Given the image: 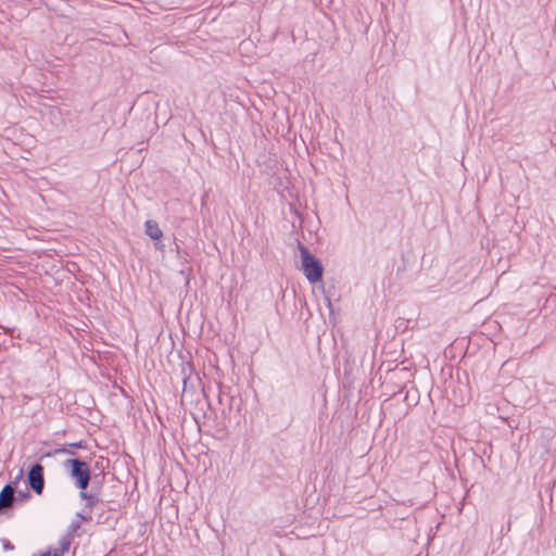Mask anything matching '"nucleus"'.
<instances>
[{"mask_svg":"<svg viewBox=\"0 0 556 556\" xmlns=\"http://www.w3.org/2000/svg\"><path fill=\"white\" fill-rule=\"evenodd\" d=\"M63 467L78 490H87L91 482V469L86 460L72 457L64 460Z\"/></svg>","mask_w":556,"mask_h":556,"instance_id":"obj_1","label":"nucleus"},{"mask_svg":"<svg viewBox=\"0 0 556 556\" xmlns=\"http://www.w3.org/2000/svg\"><path fill=\"white\" fill-rule=\"evenodd\" d=\"M302 270L311 283H317L323 280L324 266L321 262L313 255L304 245H300Z\"/></svg>","mask_w":556,"mask_h":556,"instance_id":"obj_2","label":"nucleus"},{"mask_svg":"<svg viewBox=\"0 0 556 556\" xmlns=\"http://www.w3.org/2000/svg\"><path fill=\"white\" fill-rule=\"evenodd\" d=\"M45 468L40 463L34 464L27 473L28 486L38 495L42 494L45 489Z\"/></svg>","mask_w":556,"mask_h":556,"instance_id":"obj_3","label":"nucleus"},{"mask_svg":"<svg viewBox=\"0 0 556 556\" xmlns=\"http://www.w3.org/2000/svg\"><path fill=\"white\" fill-rule=\"evenodd\" d=\"M23 476V470L20 471L18 476L14 481L4 485L0 492V513H3L4 507H11L15 501V491L18 481Z\"/></svg>","mask_w":556,"mask_h":556,"instance_id":"obj_4","label":"nucleus"},{"mask_svg":"<svg viewBox=\"0 0 556 556\" xmlns=\"http://www.w3.org/2000/svg\"><path fill=\"white\" fill-rule=\"evenodd\" d=\"M87 446H88L87 442L84 440H80L78 442L70 443L68 447L63 446V447L55 448L53 452H48V453L43 454L41 458L50 457L55 454H65V455L75 456V452L73 451V448H87Z\"/></svg>","mask_w":556,"mask_h":556,"instance_id":"obj_5","label":"nucleus"},{"mask_svg":"<svg viewBox=\"0 0 556 556\" xmlns=\"http://www.w3.org/2000/svg\"><path fill=\"white\" fill-rule=\"evenodd\" d=\"M92 490H94L93 486H92ZM79 496H80V498L86 501L85 507L88 508L89 510H91L93 507H96V505L99 502H101L99 494L96 491H91V492H87V490L80 491Z\"/></svg>","mask_w":556,"mask_h":556,"instance_id":"obj_6","label":"nucleus"},{"mask_svg":"<svg viewBox=\"0 0 556 556\" xmlns=\"http://www.w3.org/2000/svg\"><path fill=\"white\" fill-rule=\"evenodd\" d=\"M146 235L150 237L152 240H160L163 236L162 230L159 227V224L155 220H147L146 222Z\"/></svg>","mask_w":556,"mask_h":556,"instance_id":"obj_7","label":"nucleus"},{"mask_svg":"<svg viewBox=\"0 0 556 556\" xmlns=\"http://www.w3.org/2000/svg\"><path fill=\"white\" fill-rule=\"evenodd\" d=\"M228 401V408H223L222 410V414L226 417L230 412H231V408H232V401L235 400L233 396H230L229 394L220 391L219 395H218V402L219 404L224 405V401Z\"/></svg>","mask_w":556,"mask_h":556,"instance_id":"obj_8","label":"nucleus"},{"mask_svg":"<svg viewBox=\"0 0 556 556\" xmlns=\"http://www.w3.org/2000/svg\"><path fill=\"white\" fill-rule=\"evenodd\" d=\"M191 378H185L184 379V389L181 394V404H185V402L189 399H192L193 393L188 389V384L191 383Z\"/></svg>","mask_w":556,"mask_h":556,"instance_id":"obj_9","label":"nucleus"},{"mask_svg":"<svg viewBox=\"0 0 556 556\" xmlns=\"http://www.w3.org/2000/svg\"><path fill=\"white\" fill-rule=\"evenodd\" d=\"M73 536L65 534L60 540V549L58 551L60 554H64L70 549L71 543H72Z\"/></svg>","mask_w":556,"mask_h":556,"instance_id":"obj_10","label":"nucleus"},{"mask_svg":"<svg viewBox=\"0 0 556 556\" xmlns=\"http://www.w3.org/2000/svg\"><path fill=\"white\" fill-rule=\"evenodd\" d=\"M80 528V521L73 520L68 527L67 533L71 536H74V533Z\"/></svg>","mask_w":556,"mask_h":556,"instance_id":"obj_11","label":"nucleus"},{"mask_svg":"<svg viewBox=\"0 0 556 556\" xmlns=\"http://www.w3.org/2000/svg\"><path fill=\"white\" fill-rule=\"evenodd\" d=\"M77 518H79L81 521H90L92 519L90 513L79 511L76 514Z\"/></svg>","mask_w":556,"mask_h":556,"instance_id":"obj_12","label":"nucleus"},{"mask_svg":"<svg viewBox=\"0 0 556 556\" xmlns=\"http://www.w3.org/2000/svg\"><path fill=\"white\" fill-rule=\"evenodd\" d=\"M199 395L203 396V402L201 403V405L205 406L207 409H211V403L207 400V396H206V394H205L203 389L201 390ZM201 409L203 410V407H201Z\"/></svg>","mask_w":556,"mask_h":556,"instance_id":"obj_13","label":"nucleus"},{"mask_svg":"<svg viewBox=\"0 0 556 556\" xmlns=\"http://www.w3.org/2000/svg\"><path fill=\"white\" fill-rule=\"evenodd\" d=\"M29 497H30V494H29V492L27 490L26 491H18L17 497L15 500L23 501V500H26V498H29Z\"/></svg>","mask_w":556,"mask_h":556,"instance_id":"obj_14","label":"nucleus"},{"mask_svg":"<svg viewBox=\"0 0 556 556\" xmlns=\"http://www.w3.org/2000/svg\"><path fill=\"white\" fill-rule=\"evenodd\" d=\"M96 467H97L98 469H101V471H103V470H104V468H105V467H104V459L98 460V462L96 463Z\"/></svg>","mask_w":556,"mask_h":556,"instance_id":"obj_15","label":"nucleus"},{"mask_svg":"<svg viewBox=\"0 0 556 556\" xmlns=\"http://www.w3.org/2000/svg\"><path fill=\"white\" fill-rule=\"evenodd\" d=\"M42 556H60V553L58 551H54V552L48 551V552L43 553Z\"/></svg>","mask_w":556,"mask_h":556,"instance_id":"obj_16","label":"nucleus"},{"mask_svg":"<svg viewBox=\"0 0 556 556\" xmlns=\"http://www.w3.org/2000/svg\"><path fill=\"white\" fill-rule=\"evenodd\" d=\"M155 248H156L157 250L164 251V245H163L161 242H159V241H157V242H155Z\"/></svg>","mask_w":556,"mask_h":556,"instance_id":"obj_17","label":"nucleus"},{"mask_svg":"<svg viewBox=\"0 0 556 556\" xmlns=\"http://www.w3.org/2000/svg\"><path fill=\"white\" fill-rule=\"evenodd\" d=\"M4 548H7V549H12V548H13V545H12L10 542H7V543L4 544Z\"/></svg>","mask_w":556,"mask_h":556,"instance_id":"obj_18","label":"nucleus"},{"mask_svg":"<svg viewBox=\"0 0 556 556\" xmlns=\"http://www.w3.org/2000/svg\"><path fill=\"white\" fill-rule=\"evenodd\" d=\"M99 476L100 475H94V477H93V484H96V483L100 484V482L98 481Z\"/></svg>","mask_w":556,"mask_h":556,"instance_id":"obj_19","label":"nucleus"},{"mask_svg":"<svg viewBox=\"0 0 556 556\" xmlns=\"http://www.w3.org/2000/svg\"><path fill=\"white\" fill-rule=\"evenodd\" d=\"M555 491H556V483L554 484V488H553V492H555Z\"/></svg>","mask_w":556,"mask_h":556,"instance_id":"obj_20","label":"nucleus"}]
</instances>
